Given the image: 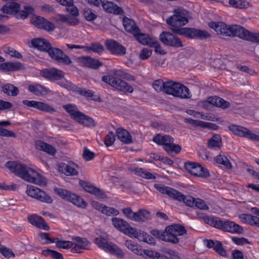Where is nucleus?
<instances>
[{
    "label": "nucleus",
    "instance_id": "obj_63",
    "mask_svg": "<svg viewBox=\"0 0 259 259\" xmlns=\"http://www.w3.org/2000/svg\"><path fill=\"white\" fill-rule=\"evenodd\" d=\"M194 207L203 210H207L209 208L205 201L199 198L195 199Z\"/></svg>",
    "mask_w": 259,
    "mask_h": 259
},
{
    "label": "nucleus",
    "instance_id": "obj_4",
    "mask_svg": "<svg viewBox=\"0 0 259 259\" xmlns=\"http://www.w3.org/2000/svg\"><path fill=\"white\" fill-rule=\"evenodd\" d=\"M173 13V15L166 19V23L172 27L171 30L174 32L182 35V30L188 28L182 27L186 25L192 17L187 10L182 8L175 9Z\"/></svg>",
    "mask_w": 259,
    "mask_h": 259
},
{
    "label": "nucleus",
    "instance_id": "obj_37",
    "mask_svg": "<svg viewBox=\"0 0 259 259\" xmlns=\"http://www.w3.org/2000/svg\"><path fill=\"white\" fill-rule=\"evenodd\" d=\"M186 123H189L195 127H201L202 128H207L209 129H213V126H216L214 124L198 120H194L191 118H185L184 119Z\"/></svg>",
    "mask_w": 259,
    "mask_h": 259
},
{
    "label": "nucleus",
    "instance_id": "obj_20",
    "mask_svg": "<svg viewBox=\"0 0 259 259\" xmlns=\"http://www.w3.org/2000/svg\"><path fill=\"white\" fill-rule=\"evenodd\" d=\"M72 247L71 252L74 253H80L81 249H87L89 242L87 238L74 236L72 238Z\"/></svg>",
    "mask_w": 259,
    "mask_h": 259
},
{
    "label": "nucleus",
    "instance_id": "obj_60",
    "mask_svg": "<svg viewBox=\"0 0 259 259\" xmlns=\"http://www.w3.org/2000/svg\"><path fill=\"white\" fill-rule=\"evenodd\" d=\"M76 92L79 95L83 96L87 98L92 97L94 95V92L91 90H87L81 88H77Z\"/></svg>",
    "mask_w": 259,
    "mask_h": 259
},
{
    "label": "nucleus",
    "instance_id": "obj_5",
    "mask_svg": "<svg viewBox=\"0 0 259 259\" xmlns=\"http://www.w3.org/2000/svg\"><path fill=\"white\" fill-rule=\"evenodd\" d=\"M154 188L163 194H166L169 197L179 202H183L187 206L194 207L195 199L189 195H185L181 192L171 187L162 184H155Z\"/></svg>",
    "mask_w": 259,
    "mask_h": 259
},
{
    "label": "nucleus",
    "instance_id": "obj_56",
    "mask_svg": "<svg viewBox=\"0 0 259 259\" xmlns=\"http://www.w3.org/2000/svg\"><path fill=\"white\" fill-rule=\"evenodd\" d=\"M83 15L85 19L89 21H92L97 17V15L90 9H85L83 12Z\"/></svg>",
    "mask_w": 259,
    "mask_h": 259
},
{
    "label": "nucleus",
    "instance_id": "obj_27",
    "mask_svg": "<svg viewBox=\"0 0 259 259\" xmlns=\"http://www.w3.org/2000/svg\"><path fill=\"white\" fill-rule=\"evenodd\" d=\"M239 219L244 224L259 228V218L256 216L242 213L239 215Z\"/></svg>",
    "mask_w": 259,
    "mask_h": 259
},
{
    "label": "nucleus",
    "instance_id": "obj_41",
    "mask_svg": "<svg viewBox=\"0 0 259 259\" xmlns=\"http://www.w3.org/2000/svg\"><path fill=\"white\" fill-rule=\"evenodd\" d=\"M0 68L7 71H16L23 68L22 64L20 62H8L1 65Z\"/></svg>",
    "mask_w": 259,
    "mask_h": 259
},
{
    "label": "nucleus",
    "instance_id": "obj_21",
    "mask_svg": "<svg viewBox=\"0 0 259 259\" xmlns=\"http://www.w3.org/2000/svg\"><path fill=\"white\" fill-rule=\"evenodd\" d=\"M34 26L47 31H53L55 29L54 25L40 16H33L30 21Z\"/></svg>",
    "mask_w": 259,
    "mask_h": 259
},
{
    "label": "nucleus",
    "instance_id": "obj_1",
    "mask_svg": "<svg viewBox=\"0 0 259 259\" xmlns=\"http://www.w3.org/2000/svg\"><path fill=\"white\" fill-rule=\"evenodd\" d=\"M208 26L218 34L225 36H238L252 42H259V33H251L240 25H228L222 22H210Z\"/></svg>",
    "mask_w": 259,
    "mask_h": 259
},
{
    "label": "nucleus",
    "instance_id": "obj_17",
    "mask_svg": "<svg viewBox=\"0 0 259 259\" xmlns=\"http://www.w3.org/2000/svg\"><path fill=\"white\" fill-rule=\"evenodd\" d=\"M159 39L165 45L175 48L183 46L180 39L176 35L168 31H163L159 35Z\"/></svg>",
    "mask_w": 259,
    "mask_h": 259
},
{
    "label": "nucleus",
    "instance_id": "obj_19",
    "mask_svg": "<svg viewBox=\"0 0 259 259\" xmlns=\"http://www.w3.org/2000/svg\"><path fill=\"white\" fill-rule=\"evenodd\" d=\"M182 35L190 38L205 39L211 36L209 33L205 30H200L195 28H188V29L182 30Z\"/></svg>",
    "mask_w": 259,
    "mask_h": 259
},
{
    "label": "nucleus",
    "instance_id": "obj_7",
    "mask_svg": "<svg viewBox=\"0 0 259 259\" xmlns=\"http://www.w3.org/2000/svg\"><path fill=\"white\" fill-rule=\"evenodd\" d=\"M40 75L50 81H58L60 85L65 88H71L72 83L64 78V73L61 70L56 68H47L41 70Z\"/></svg>",
    "mask_w": 259,
    "mask_h": 259
},
{
    "label": "nucleus",
    "instance_id": "obj_22",
    "mask_svg": "<svg viewBox=\"0 0 259 259\" xmlns=\"http://www.w3.org/2000/svg\"><path fill=\"white\" fill-rule=\"evenodd\" d=\"M106 46L112 54L122 56L126 53L125 48L114 40H107Z\"/></svg>",
    "mask_w": 259,
    "mask_h": 259
},
{
    "label": "nucleus",
    "instance_id": "obj_24",
    "mask_svg": "<svg viewBox=\"0 0 259 259\" xmlns=\"http://www.w3.org/2000/svg\"><path fill=\"white\" fill-rule=\"evenodd\" d=\"M103 8L107 12L116 15L124 13L123 10L113 2L107 0H100Z\"/></svg>",
    "mask_w": 259,
    "mask_h": 259
},
{
    "label": "nucleus",
    "instance_id": "obj_34",
    "mask_svg": "<svg viewBox=\"0 0 259 259\" xmlns=\"http://www.w3.org/2000/svg\"><path fill=\"white\" fill-rule=\"evenodd\" d=\"M20 5L16 3L7 4L2 8V11L8 14H16L17 18H19Z\"/></svg>",
    "mask_w": 259,
    "mask_h": 259
},
{
    "label": "nucleus",
    "instance_id": "obj_13",
    "mask_svg": "<svg viewBox=\"0 0 259 259\" xmlns=\"http://www.w3.org/2000/svg\"><path fill=\"white\" fill-rule=\"evenodd\" d=\"M184 167L188 172L196 177L206 178L210 175L208 170L198 163L186 162L185 163Z\"/></svg>",
    "mask_w": 259,
    "mask_h": 259
},
{
    "label": "nucleus",
    "instance_id": "obj_8",
    "mask_svg": "<svg viewBox=\"0 0 259 259\" xmlns=\"http://www.w3.org/2000/svg\"><path fill=\"white\" fill-rule=\"evenodd\" d=\"M164 93L181 99L191 97L189 89L186 86L172 80L165 82Z\"/></svg>",
    "mask_w": 259,
    "mask_h": 259
},
{
    "label": "nucleus",
    "instance_id": "obj_11",
    "mask_svg": "<svg viewBox=\"0 0 259 259\" xmlns=\"http://www.w3.org/2000/svg\"><path fill=\"white\" fill-rule=\"evenodd\" d=\"M95 243L99 248L108 253L115 255L121 258L124 256V253L117 245L107 242L106 239L102 237L96 238L95 239Z\"/></svg>",
    "mask_w": 259,
    "mask_h": 259
},
{
    "label": "nucleus",
    "instance_id": "obj_33",
    "mask_svg": "<svg viewBox=\"0 0 259 259\" xmlns=\"http://www.w3.org/2000/svg\"><path fill=\"white\" fill-rule=\"evenodd\" d=\"M81 63L87 67L96 69L102 66L103 64L98 60L89 57H83L80 58Z\"/></svg>",
    "mask_w": 259,
    "mask_h": 259
},
{
    "label": "nucleus",
    "instance_id": "obj_59",
    "mask_svg": "<svg viewBox=\"0 0 259 259\" xmlns=\"http://www.w3.org/2000/svg\"><path fill=\"white\" fill-rule=\"evenodd\" d=\"M102 213L108 216H111L117 215L118 214L119 212L114 208L107 207L105 205L103 209L102 210Z\"/></svg>",
    "mask_w": 259,
    "mask_h": 259
},
{
    "label": "nucleus",
    "instance_id": "obj_26",
    "mask_svg": "<svg viewBox=\"0 0 259 259\" xmlns=\"http://www.w3.org/2000/svg\"><path fill=\"white\" fill-rule=\"evenodd\" d=\"M205 245L208 248H213V249L218 254L223 256L227 255L226 250L223 247L222 244L220 241H214L212 240L206 239L204 240Z\"/></svg>",
    "mask_w": 259,
    "mask_h": 259
},
{
    "label": "nucleus",
    "instance_id": "obj_45",
    "mask_svg": "<svg viewBox=\"0 0 259 259\" xmlns=\"http://www.w3.org/2000/svg\"><path fill=\"white\" fill-rule=\"evenodd\" d=\"M3 92L8 96H16L19 93V90L14 85L10 83L3 86Z\"/></svg>",
    "mask_w": 259,
    "mask_h": 259
},
{
    "label": "nucleus",
    "instance_id": "obj_18",
    "mask_svg": "<svg viewBox=\"0 0 259 259\" xmlns=\"http://www.w3.org/2000/svg\"><path fill=\"white\" fill-rule=\"evenodd\" d=\"M22 103L27 107H33L44 112L53 113L56 111L53 106L43 102L25 100Z\"/></svg>",
    "mask_w": 259,
    "mask_h": 259
},
{
    "label": "nucleus",
    "instance_id": "obj_6",
    "mask_svg": "<svg viewBox=\"0 0 259 259\" xmlns=\"http://www.w3.org/2000/svg\"><path fill=\"white\" fill-rule=\"evenodd\" d=\"M204 220L207 224L224 231L236 234H241L243 232V228L234 222L217 217H207Z\"/></svg>",
    "mask_w": 259,
    "mask_h": 259
},
{
    "label": "nucleus",
    "instance_id": "obj_38",
    "mask_svg": "<svg viewBox=\"0 0 259 259\" xmlns=\"http://www.w3.org/2000/svg\"><path fill=\"white\" fill-rule=\"evenodd\" d=\"M104 51L103 46L99 42H92L90 45L84 46V51L87 52L101 54Z\"/></svg>",
    "mask_w": 259,
    "mask_h": 259
},
{
    "label": "nucleus",
    "instance_id": "obj_62",
    "mask_svg": "<svg viewBox=\"0 0 259 259\" xmlns=\"http://www.w3.org/2000/svg\"><path fill=\"white\" fill-rule=\"evenodd\" d=\"M152 54V50L145 48L143 49L140 53L139 57L141 60H147L148 59Z\"/></svg>",
    "mask_w": 259,
    "mask_h": 259
},
{
    "label": "nucleus",
    "instance_id": "obj_29",
    "mask_svg": "<svg viewBox=\"0 0 259 259\" xmlns=\"http://www.w3.org/2000/svg\"><path fill=\"white\" fill-rule=\"evenodd\" d=\"M79 184L84 190L96 196L103 197L104 192L99 188L95 187L91 184L83 181H80Z\"/></svg>",
    "mask_w": 259,
    "mask_h": 259
},
{
    "label": "nucleus",
    "instance_id": "obj_3",
    "mask_svg": "<svg viewBox=\"0 0 259 259\" xmlns=\"http://www.w3.org/2000/svg\"><path fill=\"white\" fill-rule=\"evenodd\" d=\"M185 228L179 224H173L167 226L164 231L152 230L151 234L154 237L172 244H178L180 242L179 236L186 234Z\"/></svg>",
    "mask_w": 259,
    "mask_h": 259
},
{
    "label": "nucleus",
    "instance_id": "obj_44",
    "mask_svg": "<svg viewBox=\"0 0 259 259\" xmlns=\"http://www.w3.org/2000/svg\"><path fill=\"white\" fill-rule=\"evenodd\" d=\"M76 121L86 126H94L95 122L92 118L81 113Z\"/></svg>",
    "mask_w": 259,
    "mask_h": 259
},
{
    "label": "nucleus",
    "instance_id": "obj_55",
    "mask_svg": "<svg viewBox=\"0 0 259 259\" xmlns=\"http://www.w3.org/2000/svg\"><path fill=\"white\" fill-rule=\"evenodd\" d=\"M34 12V9L31 6H25L24 10L19 12V18L24 19L26 18L29 14Z\"/></svg>",
    "mask_w": 259,
    "mask_h": 259
},
{
    "label": "nucleus",
    "instance_id": "obj_30",
    "mask_svg": "<svg viewBox=\"0 0 259 259\" xmlns=\"http://www.w3.org/2000/svg\"><path fill=\"white\" fill-rule=\"evenodd\" d=\"M123 25L127 32H128L133 35H135L140 31L139 28L136 25L135 22L133 20L124 17L122 20Z\"/></svg>",
    "mask_w": 259,
    "mask_h": 259
},
{
    "label": "nucleus",
    "instance_id": "obj_64",
    "mask_svg": "<svg viewBox=\"0 0 259 259\" xmlns=\"http://www.w3.org/2000/svg\"><path fill=\"white\" fill-rule=\"evenodd\" d=\"M153 44L151 45V46L150 47H153L155 48V52L156 53L160 54V55H164L165 54V52L162 49L161 46L159 44V42L157 41V40L155 38L154 41L153 42Z\"/></svg>",
    "mask_w": 259,
    "mask_h": 259
},
{
    "label": "nucleus",
    "instance_id": "obj_50",
    "mask_svg": "<svg viewBox=\"0 0 259 259\" xmlns=\"http://www.w3.org/2000/svg\"><path fill=\"white\" fill-rule=\"evenodd\" d=\"M122 233L130 237H135L138 239H139L141 234V232H139L135 228L132 227L129 224H128V226H126Z\"/></svg>",
    "mask_w": 259,
    "mask_h": 259
},
{
    "label": "nucleus",
    "instance_id": "obj_15",
    "mask_svg": "<svg viewBox=\"0 0 259 259\" xmlns=\"http://www.w3.org/2000/svg\"><path fill=\"white\" fill-rule=\"evenodd\" d=\"M47 52L53 59L60 63H62L66 65H68L72 63V61L69 57L65 54L63 51L60 49L51 47L50 46Z\"/></svg>",
    "mask_w": 259,
    "mask_h": 259
},
{
    "label": "nucleus",
    "instance_id": "obj_51",
    "mask_svg": "<svg viewBox=\"0 0 259 259\" xmlns=\"http://www.w3.org/2000/svg\"><path fill=\"white\" fill-rule=\"evenodd\" d=\"M42 253L45 256L50 255L54 259H64L62 253L54 250L48 249L42 251Z\"/></svg>",
    "mask_w": 259,
    "mask_h": 259
},
{
    "label": "nucleus",
    "instance_id": "obj_2",
    "mask_svg": "<svg viewBox=\"0 0 259 259\" xmlns=\"http://www.w3.org/2000/svg\"><path fill=\"white\" fill-rule=\"evenodd\" d=\"M6 166L17 176L25 181L38 185H45L47 181L34 169L17 161H8Z\"/></svg>",
    "mask_w": 259,
    "mask_h": 259
},
{
    "label": "nucleus",
    "instance_id": "obj_10",
    "mask_svg": "<svg viewBox=\"0 0 259 259\" xmlns=\"http://www.w3.org/2000/svg\"><path fill=\"white\" fill-rule=\"evenodd\" d=\"M102 80L114 89L124 93H132L134 88L126 81L112 75H104Z\"/></svg>",
    "mask_w": 259,
    "mask_h": 259
},
{
    "label": "nucleus",
    "instance_id": "obj_35",
    "mask_svg": "<svg viewBox=\"0 0 259 259\" xmlns=\"http://www.w3.org/2000/svg\"><path fill=\"white\" fill-rule=\"evenodd\" d=\"M140 30L136 34L134 35L136 39L143 45L150 47L155 38L150 37L148 34L140 33Z\"/></svg>",
    "mask_w": 259,
    "mask_h": 259
},
{
    "label": "nucleus",
    "instance_id": "obj_25",
    "mask_svg": "<svg viewBox=\"0 0 259 259\" xmlns=\"http://www.w3.org/2000/svg\"><path fill=\"white\" fill-rule=\"evenodd\" d=\"M28 220L31 225L36 226L38 228L44 230H49L50 229V227L46 224L44 219L36 214L28 216Z\"/></svg>",
    "mask_w": 259,
    "mask_h": 259
},
{
    "label": "nucleus",
    "instance_id": "obj_52",
    "mask_svg": "<svg viewBox=\"0 0 259 259\" xmlns=\"http://www.w3.org/2000/svg\"><path fill=\"white\" fill-rule=\"evenodd\" d=\"M54 243H56V247L59 248L68 249H71L72 247V241L60 240L59 238Z\"/></svg>",
    "mask_w": 259,
    "mask_h": 259
},
{
    "label": "nucleus",
    "instance_id": "obj_53",
    "mask_svg": "<svg viewBox=\"0 0 259 259\" xmlns=\"http://www.w3.org/2000/svg\"><path fill=\"white\" fill-rule=\"evenodd\" d=\"M139 240L149 244H155L156 243L155 239L152 236L144 232L141 233Z\"/></svg>",
    "mask_w": 259,
    "mask_h": 259
},
{
    "label": "nucleus",
    "instance_id": "obj_61",
    "mask_svg": "<svg viewBox=\"0 0 259 259\" xmlns=\"http://www.w3.org/2000/svg\"><path fill=\"white\" fill-rule=\"evenodd\" d=\"M115 140V137L112 132H109L105 138V144L107 146L112 145Z\"/></svg>",
    "mask_w": 259,
    "mask_h": 259
},
{
    "label": "nucleus",
    "instance_id": "obj_32",
    "mask_svg": "<svg viewBox=\"0 0 259 259\" xmlns=\"http://www.w3.org/2000/svg\"><path fill=\"white\" fill-rule=\"evenodd\" d=\"M35 145L37 149L43 151L51 155H54L57 152L56 149L53 146L41 140L36 141Z\"/></svg>",
    "mask_w": 259,
    "mask_h": 259
},
{
    "label": "nucleus",
    "instance_id": "obj_36",
    "mask_svg": "<svg viewBox=\"0 0 259 259\" xmlns=\"http://www.w3.org/2000/svg\"><path fill=\"white\" fill-rule=\"evenodd\" d=\"M62 170L66 176H76L78 174L77 168L78 166L73 163L69 162L68 164H63L61 167Z\"/></svg>",
    "mask_w": 259,
    "mask_h": 259
},
{
    "label": "nucleus",
    "instance_id": "obj_46",
    "mask_svg": "<svg viewBox=\"0 0 259 259\" xmlns=\"http://www.w3.org/2000/svg\"><path fill=\"white\" fill-rule=\"evenodd\" d=\"M229 4L234 8L246 9L249 6V3L245 0H228Z\"/></svg>",
    "mask_w": 259,
    "mask_h": 259
},
{
    "label": "nucleus",
    "instance_id": "obj_48",
    "mask_svg": "<svg viewBox=\"0 0 259 259\" xmlns=\"http://www.w3.org/2000/svg\"><path fill=\"white\" fill-rule=\"evenodd\" d=\"M215 161L218 163L223 165L227 169H230L232 167L230 161L224 155L219 154L215 158Z\"/></svg>",
    "mask_w": 259,
    "mask_h": 259
},
{
    "label": "nucleus",
    "instance_id": "obj_54",
    "mask_svg": "<svg viewBox=\"0 0 259 259\" xmlns=\"http://www.w3.org/2000/svg\"><path fill=\"white\" fill-rule=\"evenodd\" d=\"M39 237L40 238L41 243L42 244H48L52 243H54L56 242V240H58V238H55L54 239H51L49 236V234L47 233H42L39 234Z\"/></svg>",
    "mask_w": 259,
    "mask_h": 259
},
{
    "label": "nucleus",
    "instance_id": "obj_49",
    "mask_svg": "<svg viewBox=\"0 0 259 259\" xmlns=\"http://www.w3.org/2000/svg\"><path fill=\"white\" fill-rule=\"evenodd\" d=\"M125 245L128 249L132 251L136 254H139L142 253V249L140 246L136 243L131 240H126Z\"/></svg>",
    "mask_w": 259,
    "mask_h": 259
},
{
    "label": "nucleus",
    "instance_id": "obj_57",
    "mask_svg": "<svg viewBox=\"0 0 259 259\" xmlns=\"http://www.w3.org/2000/svg\"><path fill=\"white\" fill-rule=\"evenodd\" d=\"M165 82H164L161 79H158L155 80L153 83V87L157 92L162 91L164 93Z\"/></svg>",
    "mask_w": 259,
    "mask_h": 259
},
{
    "label": "nucleus",
    "instance_id": "obj_28",
    "mask_svg": "<svg viewBox=\"0 0 259 259\" xmlns=\"http://www.w3.org/2000/svg\"><path fill=\"white\" fill-rule=\"evenodd\" d=\"M116 135L120 141L126 144L133 143V139L130 133L126 130L119 127L116 130Z\"/></svg>",
    "mask_w": 259,
    "mask_h": 259
},
{
    "label": "nucleus",
    "instance_id": "obj_12",
    "mask_svg": "<svg viewBox=\"0 0 259 259\" xmlns=\"http://www.w3.org/2000/svg\"><path fill=\"white\" fill-rule=\"evenodd\" d=\"M55 192L62 199L69 201L78 207L85 208L86 202L79 196L70 192L59 188L54 189Z\"/></svg>",
    "mask_w": 259,
    "mask_h": 259
},
{
    "label": "nucleus",
    "instance_id": "obj_43",
    "mask_svg": "<svg viewBox=\"0 0 259 259\" xmlns=\"http://www.w3.org/2000/svg\"><path fill=\"white\" fill-rule=\"evenodd\" d=\"M63 108L75 120H77L81 112L78 111L76 107L72 104H67L63 106Z\"/></svg>",
    "mask_w": 259,
    "mask_h": 259
},
{
    "label": "nucleus",
    "instance_id": "obj_31",
    "mask_svg": "<svg viewBox=\"0 0 259 259\" xmlns=\"http://www.w3.org/2000/svg\"><path fill=\"white\" fill-rule=\"evenodd\" d=\"M31 44L32 46L41 51L47 52L50 48L51 44L49 42L43 38H34L31 40Z\"/></svg>",
    "mask_w": 259,
    "mask_h": 259
},
{
    "label": "nucleus",
    "instance_id": "obj_40",
    "mask_svg": "<svg viewBox=\"0 0 259 259\" xmlns=\"http://www.w3.org/2000/svg\"><path fill=\"white\" fill-rule=\"evenodd\" d=\"M130 170L135 172V174L137 175L146 179H155L156 178L153 174L142 168H131Z\"/></svg>",
    "mask_w": 259,
    "mask_h": 259
},
{
    "label": "nucleus",
    "instance_id": "obj_9",
    "mask_svg": "<svg viewBox=\"0 0 259 259\" xmlns=\"http://www.w3.org/2000/svg\"><path fill=\"white\" fill-rule=\"evenodd\" d=\"M157 145L163 146L164 150L168 154H178L181 150V146L174 143L175 139L169 135L157 134L153 139Z\"/></svg>",
    "mask_w": 259,
    "mask_h": 259
},
{
    "label": "nucleus",
    "instance_id": "obj_58",
    "mask_svg": "<svg viewBox=\"0 0 259 259\" xmlns=\"http://www.w3.org/2000/svg\"><path fill=\"white\" fill-rule=\"evenodd\" d=\"M0 252L6 257L10 258L11 257H14L15 254L13 251L5 246L0 244Z\"/></svg>",
    "mask_w": 259,
    "mask_h": 259
},
{
    "label": "nucleus",
    "instance_id": "obj_42",
    "mask_svg": "<svg viewBox=\"0 0 259 259\" xmlns=\"http://www.w3.org/2000/svg\"><path fill=\"white\" fill-rule=\"evenodd\" d=\"M112 225L114 227L121 232H123L124 229L128 226V223L125 220L118 218H113L112 219Z\"/></svg>",
    "mask_w": 259,
    "mask_h": 259
},
{
    "label": "nucleus",
    "instance_id": "obj_16",
    "mask_svg": "<svg viewBox=\"0 0 259 259\" xmlns=\"http://www.w3.org/2000/svg\"><path fill=\"white\" fill-rule=\"evenodd\" d=\"M228 128L235 135L245 137L251 140L259 141V136L252 133L246 127L231 124L228 126Z\"/></svg>",
    "mask_w": 259,
    "mask_h": 259
},
{
    "label": "nucleus",
    "instance_id": "obj_23",
    "mask_svg": "<svg viewBox=\"0 0 259 259\" xmlns=\"http://www.w3.org/2000/svg\"><path fill=\"white\" fill-rule=\"evenodd\" d=\"M27 89L30 93L38 97L45 96L50 92L48 88L37 83L30 84Z\"/></svg>",
    "mask_w": 259,
    "mask_h": 259
},
{
    "label": "nucleus",
    "instance_id": "obj_39",
    "mask_svg": "<svg viewBox=\"0 0 259 259\" xmlns=\"http://www.w3.org/2000/svg\"><path fill=\"white\" fill-rule=\"evenodd\" d=\"M222 145V139L219 135H213L207 143L208 147L212 150L220 149Z\"/></svg>",
    "mask_w": 259,
    "mask_h": 259
},
{
    "label": "nucleus",
    "instance_id": "obj_14",
    "mask_svg": "<svg viewBox=\"0 0 259 259\" xmlns=\"http://www.w3.org/2000/svg\"><path fill=\"white\" fill-rule=\"evenodd\" d=\"M26 193L31 197L42 202L51 203L53 202L52 198L49 194L35 186H28Z\"/></svg>",
    "mask_w": 259,
    "mask_h": 259
},
{
    "label": "nucleus",
    "instance_id": "obj_47",
    "mask_svg": "<svg viewBox=\"0 0 259 259\" xmlns=\"http://www.w3.org/2000/svg\"><path fill=\"white\" fill-rule=\"evenodd\" d=\"M150 217L149 212L146 210H141L135 213L134 221L144 222L149 219Z\"/></svg>",
    "mask_w": 259,
    "mask_h": 259
}]
</instances>
